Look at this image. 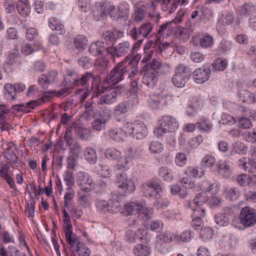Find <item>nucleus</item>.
<instances>
[{"label":"nucleus","instance_id":"obj_1","mask_svg":"<svg viewBox=\"0 0 256 256\" xmlns=\"http://www.w3.org/2000/svg\"><path fill=\"white\" fill-rule=\"evenodd\" d=\"M190 78L188 68L184 64H179L176 68L172 82L176 86L184 88Z\"/></svg>","mask_w":256,"mask_h":256},{"label":"nucleus","instance_id":"obj_2","mask_svg":"<svg viewBox=\"0 0 256 256\" xmlns=\"http://www.w3.org/2000/svg\"><path fill=\"white\" fill-rule=\"evenodd\" d=\"M124 62H119L107 76V80L112 81V84H116L122 80L131 68L130 66H125Z\"/></svg>","mask_w":256,"mask_h":256},{"label":"nucleus","instance_id":"obj_3","mask_svg":"<svg viewBox=\"0 0 256 256\" xmlns=\"http://www.w3.org/2000/svg\"><path fill=\"white\" fill-rule=\"evenodd\" d=\"M141 190L147 197L157 198L162 194V189L159 182L155 180H150L143 183L140 186Z\"/></svg>","mask_w":256,"mask_h":256},{"label":"nucleus","instance_id":"obj_4","mask_svg":"<svg viewBox=\"0 0 256 256\" xmlns=\"http://www.w3.org/2000/svg\"><path fill=\"white\" fill-rule=\"evenodd\" d=\"M184 14L185 12L184 11L180 12L173 20L160 26L158 31V34L159 36L158 38L161 37L167 38L174 31L176 24L181 22Z\"/></svg>","mask_w":256,"mask_h":256},{"label":"nucleus","instance_id":"obj_5","mask_svg":"<svg viewBox=\"0 0 256 256\" xmlns=\"http://www.w3.org/2000/svg\"><path fill=\"white\" fill-rule=\"evenodd\" d=\"M130 43L127 40L122 41L116 46H110L106 48V51L110 56L111 58L114 60L116 58L126 55L130 50Z\"/></svg>","mask_w":256,"mask_h":256},{"label":"nucleus","instance_id":"obj_6","mask_svg":"<svg viewBox=\"0 0 256 256\" xmlns=\"http://www.w3.org/2000/svg\"><path fill=\"white\" fill-rule=\"evenodd\" d=\"M152 28V24L150 22H147L142 24L138 28H132L129 30L128 34L134 40L141 38L144 39L148 36Z\"/></svg>","mask_w":256,"mask_h":256},{"label":"nucleus","instance_id":"obj_7","mask_svg":"<svg viewBox=\"0 0 256 256\" xmlns=\"http://www.w3.org/2000/svg\"><path fill=\"white\" fill-rule=\"evenodd\" d=\"M240 218L242 224L245 226H253L256 224V212L254 209L246 206L242 210Z\"/></svg>","mask_w":256,"mask_h":256},{"label":"nucleus","instance_id":"obj_8","mask_svg":"<svg viewBox=\"0 0 256 256\" xmlns=\"http://www.w3.org/2000/svg\"><path fill=\"white\" fill-rule=\"evenodd\" d=\"M117 186L126 193H132L135 190V184L131 178H128L126 174L122 172L117 175Z\"/></svg>","mask_w":256,"mask_h":256},{"label":"nucleus","instance_id":"obj_9","mask_svg":"<svg viewBox=\"0 0 256 256\" xmlns=\"http://www.w3.org/2000/svg\"><path fill=\"white\" fill-rule=\"evenodd\" d=\"M58 72L51 70L47 74H43L38 79L39 85L44 90H46L48 86L56 82L57 80Z\"/></svg>","mask_w":256,"mask_h":256},{"label":"nucleus","instance_id":"obj_10","mask_svg":"<svg viewBox=\"0 0 256 256\" xmlns=\"http://www.w3.org/2000/svg\"><path fill=\"white\" fill-rule=\"evenodd\" d=\"M239 110L242 113L244 116L240 117L238 120V126L241 128L246 129L250 128L252 126V122L246 116L254 118V112H248L249 110L244 106H240Z\"/></svg>","mask_w":256,"mask_h":256},{"label":"nucleus","instance_id":"obj_11","mask_svg":"<svg viewBox=\"0 0 256 256\" xmlns=\"http://www.w3.org/2000/svg\"><path fill=\"white\" fill-rule=\"evenodd\" d=\"M148 4L141 1L137 2L134 5V21L140 22L144 20L148 13Z\"/></svg>","mask_w":256,"mask_h":256},{"label":"nucleus","instance_id":"obj_12","mask_svg":"<svg viewBox=\"0 0 256 256\" xmlns=\"http://www.w3.org/2000/svg\"><path fill=\"white\" fill-rule=\"evenodd\" d=\"M150 104L153 109L164 108L168 105V97L158 94H150Z\"/></svg>","mask_w":256,"mask_h":256},{"label":"nucleus","instance_id":"obj_13","mask_svg":"<svg viewBox=\"0 0 256 256\" xmlns=\"http://www.w3.org/2000/svg\"><path fill=\"white\" fill-rule=\"evenodd\" d=\"M63 227L67 242L71 248L74 247L75 244L78 242V238L72 234V224L70 218L64 219Z\"/></svg>","mask_w":256,"mask_h":256},{"label":"nucleus","instance_id":"obj_14","mask_svg":"<svg viewBox=\"0 0 256 256\" xmlns=\"http://www.w3.org/2000/svg\"><path fill=\"white\" fill-rule=\"evenodd\" d=\"M160 123L162 126L165 128V130L168 132H174L178 128V123L176 120L170 116H162Z\"/></svg>","mask_w":256,"mask_h":256},{"label":"nucleus","instance_id":"obj_15","mask_svg":"<svg viewBox=\"0 0 256 256\" xmlns=\"http://www.w3.org/2000/svg\"><path fill=\"white\" fill-rule=\"evenodd\" d=\"M107 76L104 82L102 83V86H100L98 82H92L91 86V92L92 93V98H98L100 95L103 92L102 88H107L110 86H114L115 84H112V81L106 80Z\"/></svg>","mask_w":256,"mask_h":256},{"label":"nucleus","instance_id":"obj_16","mask_svg":"<svg viewBox=\"0 0 256 256\" xmlns=\"http://www.w3.org/2000/svg\"><path fill=\"white\" fill-rule=\"evenodd\" d=\"M210 70L208 68H198L193 72V78L198 84H202L210 78Z\"/></svg>","mask_w":256,"mask_h":256},{"label":"nucleus","instance_id":"obj_17","mask_svg":"<svg viewBox=\"0 0 256 256\" xmlns=\"http://www.w3.org/2000/svg\"><path fill=\"white\" fill-rule=\"evenodd\" d=\"M78 78L79 76L76 72L68 70L64 76L62 85L64 86H69L70 88L74 86H78Z\"/></svg>","mask_w":256,"mask_h":256},{"label":"nucleus","instance_id":"obj_18","mask_svg":"<svg viewBox=\"0 0 256 256\" xmlns=\"http://www.w3.org/2000/svg\"><path fill=\"white\" fill-rule=\"evenodd\" d=\"M238 166L250 173L256 172V164L252 160L248 158L243 157L238 160Z\"/></svg>","mask_w":256,"mask_h":256},{"label":"nucleus","instance_id":"obj_19","mask_svg":"<svg viewBox=\"0 0 256 256\" xmlns=\"http://www.w3.org/2000/svg\"><path fill=\"white\" fill-rule=\"evenodd\" d=\"M132 136L136 139H142L147 135L148 130L144 122H135Z\"/></svg>","mask_w":256,"mask_h":256},{"label":"nucleus","instance_id":"obj_20","mask_svg":"<svg viewBox=\"0 0 256 256\" xmlns=\"http://www.w3.org/2000/svg\"><path fill=\"white\" fill-rule=\"evenodd\" d=\"M9 169L10 166L8 164H2V168H0V176L6 180L11 188L16 190L14 180L9 174Z\"/></svg>","mask_w":256,"mask_h":256},{"label":"nucleus","instance_id":"obj_21","mask_svg":"<svg viewBox=\"0 0 256 256\" xmlns=\"http://www.w3.org/2000/svg\"><path fill=\"white\" fill-rule=\"evenodd\" d=\"M107 3L100 2L95 5L94 16L97 20L104 19L106 16Z\"/></svg>","mask_w":256,"mask_h":256},{"label":"nucleus","instance_id":"obj_22","mask_svg":"<svg viewBox=\"0 0 256 256\" xmlns=\"http://www.w3.org/2000/svg\"><path fill=\"white\" fill-rule=\"evenodd\" d=\"M146 233V230L142 228H138L136 232L128 230L126 232V240L130 243H134L139 239L142 238V236Z\"/></svg>","mask_w":256,"mask_h":256},{"label":"nucleus","instance_id":"obj_23","mask_svg":"<svg viewBox=\"0 0 256 256\" xmlns=\"http://www.w3.org/2000/svg\"><path fill=\"white\" fill-rule=\"evenodd\" d=\"M195 217L192 220V226L196 230H198L202 224V217L205 216V210L200 207L194 209Z\"/></svg>","mask_w":256,"mask_h":256},{"label":"nucleus","instance_id":"obj_24","mask_svg":"<svg viewBox=\"0 0 256 256\" xmlns=\"http://www.w3.org/2000/svg\"><path fill=\"white\" fill-rule=\"evenodd\" d=\"M142 206L134 202H128L124 205L123 213L126 216H132L138 214Z\"/></svg>","mask_w":256,"mask_h":256},{"label":"nucleus","instance_id":"obj_25","mask_svg":"<svg viewBox=\"0 0 256 256\" xmlns=\"http://www.w3.org/2000/svg\"><path fill=\"white\" fill-rule=\"evenodd\" d=\"M116 98V92L110 90L106 92V94L101 96L97 100V102L100 104H110L114 102Z\"/></svg>","mask_w":256,"mask_h":256},{"label":"nucleus","instance_id":"obj_26","mask_svg":"<svg viewBox=\"0 0 256 256\" xmlns=\"http://www.w3.org/2000/svg\"><path fill=\"white\" fill-rule=\"evenodd\" d=\"M106 48L100 40H98L90 45L88 50L94 56H98L103 54Z\"/></svg>","mask_w":256,"mask_h":256},{"label":"nucleus","instance_id":"obj_27","mask_svg":"<svg viewBox=\"0 0 256 256\" xmlns=\"http://www.w3.org/2000/svg\"><path fill=\"white\" fill-rule=\"evenodd\" d=\"M118 32L120 34V32H118L117 30L112 32L111 30H107L104 33L102 34L100 42L102 44H106L107 46L112 45L114 41L116 40L115 38V33Z\"/></svg>","mask_w":256,"mask_h":256},{"label":"nucleus","instance_id":"obj_28","mask_svg":"<svg viewBox=\"0 0 256 256\" xmlns=\"http://www.w3.org/2000/svg\"><path fill=\"white\" fill-rule=\"evenodd\" d=\"M110 118V115L106 114L104 118H96L91 123V126L95 130L101 131L104 129L106 124Z\"/></svg>","mask_w":256,"mask_h":256},{"label":"nucleus","instance_id":"obj_29","mask_svg":"<svg viewBox=\"0 0 256 256\" xmlns=\"http://www.w3.org/2000/svg\"><path fill=\"white\" fill-rule=\"evenodd\" d=\"M158 75L156 72L147 71L142 78V82L148 86H153L156 82V76Z\"/></svg>","mask_w":256,"mask_h":256},{"label":"nucleus","instance_id":"obj_30","mask_svg":"<svg viewBox=\"0 0 256 256\" xmlns=\"http://www.w3.org/2000/svg\"><path fill=\"white\" fill-rule=\"evenodd\" d=\"M96 76L90 72H86L84 74L79 76L78 86H87L90 80H92V82H95L96 80Z\"/></svg>","mask_w":256,"mask_h":256},{"label":"nucleus","instance_id":"obj_31","mask_svg":"<svg viewBox=\"0 0 256 256\" xmlns=\"http://www.w3.org/2000/svg\"><path fill=\"white\" fill-rule=\"evenodd\" d=\"M150 252V247L145 244H138L133 250V254L135 256H148Z\"/></svg>","mask_w":256,"mask_h":256},{"label":"nucleus","instance_id":"obj_32","mask_svg":"<svg viewBox=\"0 0 256 256\" xmlns=\"http://www.w3.org/2000/svg\"><path fill=\"white\" fill-rule=\"evenodd\" d=\"M4 94L6 98L11 102L16 98V92L14 85L11 84H6L4 86Z\"/></svg>","mask_w":256,"mask_h":256},{"label":"nucleus","instance_id":"obj_33","mask_svg":"<svg viewBox=\"0 0 256 256\" xmlns=\"http://www.w3.org/2000/svg\"><path fill=\"white\" fill-rule=\"evenodd\" d=\"M16 47L10 52L6 58V62L9 65H12L16 62H18L19 64H22L20 62H19L20 54L18 49Z\"/></svg>","mask_w":256,"mask_h":256},{"label":"nucleus","instance_id":"obj_34","mask_svg":"<svg viewBox=\"0 0 256 256\" xmlns=\"http://www.w3.org/2000/svg\"><path fill=\"white\" fill-rule=\"evenodd\" d=\"M161 2L162 9L163 11L172 13L177 6V3L172 0H158Z\"/></svg>","mask_w":256,"mask_h":256},{"label":"nucleus","instance_id":"obj_35","mask_svg":"<svg viewBox=\"0 0 256 256\" xmlns=\"http://www.w3.org/2000/svg\"><path fill=\"white\" fill-rule=\"evenodd\" d=\"M247 148L244 144L240 142H236L232 144L231 147V154H244L246 152Z\"/></svg>","mask_w":256,"mask_h":256},{"label":"nucleus","instance_id":"obj_36","mask_svg":"<svg viewBox=\"0 0 256 256\" xmlns=\"http://www.w3.org/2000/svg\"><path fill=\"white\" fill-rule=\"evenodd\" d=\"M171 192L174 194H178L181 198H184L188 194L187 186H180L174 184L171 186Z\"/></svg>","mask_w":256,"mask_h":256},{"label":"nucleus","instance_id":"obj_37","mask_svg":"<svg viewBox=\"0 0 256 256\" xmlns=\"http://www.w3.org/2000/svg\"><path fill=\"white\" fill-rule=\"evenodd\" d=\"M48 25L52 30L60 31V34H64L66 32L64 26L60 24V22L54 18H49Z\"/></svg>","mask_w":256,"mask_h":256},{"label":"nucleus","instance_id":"obj_38","mask_svg":"<svg viewBox=\"0 0 256 256\" xmlns=\"http://www.w3.org/2000/svg\"><path fill=\"white\" fill-rule=\"evenodd\" d=\"M86 160L90 164L96 162L98 157L96 150L91 148H88L84 150Z\"/></svg>","mask_w":256,"mask_h":256},{"label":"nucleus","instance_id":"obj_39","mask_svg":"<svg viewBox=\"0 0 256 256\" xmlns=\"http://www.w3.org/2000/svg\"><path fill=\"white\" fill-rule=\"evenodd\" d=\"M130 104L128 102H122L116 105L114 108V114L116 116L123 114L128 111Z\"/></svg>","mask_w":256,"mask_h":256},{"label":"nucleus","instance_id":"obj_40","mask_svg":"<svg viewBox=\"0 0 256 256\" xmlns=\"http://www.w3.org/2000/svg\"><path fill=\"white\" fill-rule=\"evenodd\" d=\"M153 213L154 211L152 208L143 207L142 206V208L138 212V216L142 221L150 218Z\"/></svg>","mask_w":256,"mask_h":256},{"label":"nucleus","instance_id":"obj_41","mask_svg":"<svg viewBox=\"0 0 256 256\" xmlns=\"http://www.w3.org/2000/svg\"><path fill=\"white\" fill-rule=\"evenodd\" d=\"M87 43V38L84 35H78L74 39V44L79 50L84 49Z\"/></svg>","mask_w":256,"mask_h":256},{"label":"nucleus","instance_id":"obj_42","mask_svg":"<svg viewBox=\"0 0 256 256\" xmlns=\"http://www.w3.org/2000/svg\"><path fill=\"white\" fill-rule=\"evenodd\" d=\"M76 244V252L78 256H90V250L86 244L79 242L78 240Z\"/></svg>","mask_w":256,"mask_h":256},{"label":"nucleus","instance_id":"obj_43","mask_svg":"<svg viewBox=\"0 0 256 256\" xmlns=\"http://www.w3.org/2000/svg\"><path fill=\"white\" fill-rule=\"evenodd\" d=\"M214 44L213 38L206 34H204L200 39V46L202 48H211Z\"/></svg>","mask_w":256,"mask_h":256},{"label":"nucleus","instance_id":"obj_44","mask_svg":"<svg viewBox=\"0 0 256 256\" xmlns=\"http://www.w3.org/2000/svg\"><path fill=\"white\" fill-rule=\"evenodd\" d=\"M256 11V7L252 4H245L240 11V14L243 16L248 17V16Z\"/></svg>","mask_w":256,"mask_h":256},{"label":"nucleus","instance_id":"obj_45","mask_svg":"<svg viewBox=\"0 0 256 256\" xmlns=\"http://www.w3.org/2000/svg\"><path fill=\"white\" fill-rule=\"evenodd\" d=\"M77 180L80 184H87L92 183V180L90 176L84 172H80L77 174Z\"/></svg>","mask_w":256,"mask_h":256},{"label":"nucleus","instance_id":"obj_46","mask_svg":"<svg viewBox=\"0 0 256 256\" xmlns=\"http://www.w3.org/2000/svg\"><path fill=\"white\" fill-rule=\"evenodd\" d=\"M79 196L78 202L84 208H88L90 206V194L84 193H78Z\"/></svg>","mask_w":256,"mask_h":256},{"label":"nucleus","instance_id":"obj_47","mask_svg":"<svg viewBox=\"0 0 256 256\" xmlns=\"http://www.w3.org/2000/svg\"><path fill=\"white\" fill-rule=\"evenodd\" d=\"M213 236V230L209 227L201 228L200 232V236L201 240L204 242L211 239Z\"/></svg>","mask_w":256,"mask_h":256},{"label":"nucleus","instance_id":"obj_48","mask_svg":"<svg viewBox=\"0 0 256 256\" xmlns=\"http://www.w3.org/2000/svg\"><path fill=\"white\" fill-rule=\"evenodd\" d=\"M185 174L189 176H192L195 178H200L204 175V170H200L198 168H188L185 171Z\"/></svg>","mask_w":256,"mask_h":256},{"label":"nucleus","instance_id":"obj_49","mask_svg":"<svg viewBox=\"0 0 256 256\" xmlns=\"http://www.w3.org/2000/svg\"><path fill=\"white\" fill-rule=\"evenodd\" d=\"M105 155L106 158L112 160H117L121 158V152L114 148H110L106 150Z\"/></svg>","mask_w":256,"mask_h":256},{"label":"nucleus","instance_id":"obj_50","mask_svg":"<svg viewBox=\"0 0 256 256\" xmlns=\"http://www.w3.org/2000/svg\"><path fill=\"white\" fill-rule=\"evenodd\" d=\"M148 66L153 72H156L157 74H160V71L162 68V61L158 58H154L148 64Z\"/></svg>","mask_w":256,"mask_h":256},{"label":"nucleus","instance_id":"obj_51","mask_svg":"<svg viewBox=\"0 0 256 256\" xmlns=\"http://www.w3.org/2000/svg\"><path fill=\"white\" fill-rule=\"evenodd\" d=\"M193 232L190 230H185L180 235V236H178L175 238L180 242H188L190 241L192 236Z\"/></svg>","mask_w":256,"mask_h":256},{"label":"nucleus","instance_id":"obj_52","mask_svg":"<svg viewBox=\"0 0 256 256\" xmlns=\"http://www.w3.org/2000/svg\"><path fill=\"white\" fill-rule=\"evenodd\" d=\"M170 172L171 170L168 168L163 166L160 168L158 172L160 176L164 178L166 180L170 182L173 178Z\"/></svg>","mask_w":256,"mask_h":256},{"label":"nucleus","instance_id":"obj_53","mask_svg":"<svg viewBox=\"0 0 256 256\" xmlns=\"http://www.w3.org/2000/svg\"><path fill=\"white\" fill-rule=\"evenodd\" d=\"M109 61L103 58H99L96 60L94 62L95 67L100 71H102V73L104 72L107 68Z\"/></svg>","mask_w":256,"mask_h":256},{"label":"nucleus","instance_id":"obj_54","mask_svg":"<svg viewBox=\"0 0 256 256\" xmlns=\"http://www.w3.org/2000/svg\"><path fill=\"white\" fill-rule=\"evenodd\" d=\"M149 150L152 154H158L162 151L163 148L160 142L152 141L150 144Z\"/></svg>","mask_w":256,"mask_h":256},{"label":"nucleus","instance_id":"obj_55","mask_svg":"<svg viewBox=\"0 0 256 256\" xmlns=\"http://www.w3.org/2000/svg\"><path fill=\"white\" fill-rule=\"evenodd\" d=\"M64 176L67 186L66 189L72 188L74 182L72 172L67 170L64 172Z\"/></svg>","mask_w":256,"mask_h":256},{"label":"nucleus","instance_id":"obj_56","mask_svg":"<svg viewBox=\"0 0 256 256\" xmlns=\"http://www.w3.org/2000/svg\"><path fill=\"white\" fill-rule=\"evenodd\" d=\"M135 126V122H124L122 126L120 128V130L126 134H132L134 133V126Z\"/></svg>","mask_w":256,"mask_h":256},{"label":"nucleus","instance_id":"obj_57","mask_svg":"<svg viewBox=\"0 0 256 256\" xmlns=\"http://www.w3.org/2000/svg\"><path fill=\"white\" fill-rule=\"evenodd\" d=\"M96 204L97 209L102 212H108V201L98 200H96Z\"/></svg>","mask_w":256,"mask_h":256},{"label":"nucleus","instance_id":"obj_58","mask_svg":"<svg viewBox=\"0 0 256 256\" xmlns=\"http://www.w3.org/2000/svg\"><path fill=\"white\" fill-rule=\"evenodd\" d=\"M156 6V2H152L150 8L153 10V12H148V16L150 17L151 20L155 22H157L158 21L160 18V13L155 11Z\"/></svg>","mask_w":256,"mask_h":256},{"label":"nucleus","instance_id":"obj_59","mask_svg":"<svg viewBox=\"0 0 256 256\" xmlns=\"http://www.w3.org/2000/svg\"><path fill=\"white\" fill-rule=\"evenodd\" d=\"M120 204L118 200H110L108 201V212L116 213L120 210Z\"/></svg>","mask_w":256,"mask_h":256},{"label":"nucleus","instance_id":"obj_60","mask_svg":"<svg viewBox=\"0 0 256 256\" xmlns=\"http://www.w3.org/2000/svg\"><path fill=\"white\" fill-rule=\"evenodd\" d=\"M18 13L23 16H26L30 13L28 6L23 2H19L17 5Z\"/></svg>","mask_w":256,"mask_h":256},{"label":"nucleus","instance_id":"obj_61","mask_svg":"<svg viewBox=\"0 0 256 256\" xmlns=\"http://www.w3.org/2000/svg\"><path fill=\"white\" fill-rule=\"evenodd\" d=\"M215 164V158L210 155H206L202 160V164L204 167L210 168Z\"/></svg>","mask_w":256,"mask_h":256},{"label":"nucleus","instance_id":"obj_62","mask_svg":"<svg viewBox=\"0 0 256 256\" xmlns=\"http://www.w3.org/2000/svg\"><path fill=\"white\" fill-rule=\"evenodd\" d=\"M106 12L107 14L116 20L118 18V8H116L114 5L110 3H107Z\"/></svg>","mask_w":256,"mask_h":256},{"label":"nucleus","instance_id":"obj_63","mask_svg":"<svg viewBox=\"0 0 256 256\" xmlns=\"http://www.w3.org/2000/svg\"><path fill=\"white\" fill-rule=\"evenodd\" d=\"M78 64L84 69H88L92 66L90 58L86 56L80 57L78 60Z\"/></svg>","mask_w":256,"mask_h":256},{"label":"nucleus","instance_id":"obj_64","mask_svg":"<svg viewBox=\"0 0 256 256\" xmlns=\"http://www.w3.org/2000/svg\"><path fill=\"white\" fill-rule=\"evenodd\" d=\"M109 136L116 142H119L122 140V134L117 129H112L108 132Z\"/></svg>","mask_w":256,"mask_h":256}]
</instances>
